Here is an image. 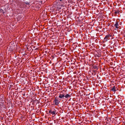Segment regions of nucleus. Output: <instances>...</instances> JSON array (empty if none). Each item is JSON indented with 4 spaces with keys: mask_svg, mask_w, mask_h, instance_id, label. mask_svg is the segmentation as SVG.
<instances>
[{
    "mask_svg": "<svg viewBox=\"0 0 125 125\" xmlns=\"http://www.w3.org/2000/svg\"><path fill=\"white\" fill-rule=\"evenodd\" d=\"M70 97V96L69 94H66L65 95H64V97L66 98H68L69 97Z\"/></svg>",
    "mask_w": 125,
    "mask_h": 125,
    "instance_id": "obj_7",
    "label": "nucleus"
},
{
    "mask_svg": "<svg viewBox=\"0 0 125 125\" xmlns=\"http://www.w3.org/2000/svg\"><path fill=\"white\" fill-rule=\"evenodd\" d=\"M27 5H30L29 3L27 2H24Z\"/></svg>",
    "mask_w": 125,
    "mask_h": 125,
    "instance_id": "obj_11",
    "label": "nucleus"
},
{
    "mask_svg": "<svg viewBox=\"0 0 125 125\" xmlns=\"http://www.w3.org/2000/svg\"><path fill=\"white\" fill-rule=\"evenodd\" d=\"M124 125H125V123L124 124Z\"/></svg>",
    "mask_w": 125,
    "mask_h": 125,
    "instance_id": "obj_17",
    "label": "nucleus"
},
{
    "mask_svg": "<svg viewBox=\"0 0 125 125\" xmlns=\"http://www.w3.org/2000/svg\"><path fill=\"white\" fill-rule=\"evenodd\" d=\"M111 90L114 92L116 90V87H115V86H114L112 87Z\"/></svg>",
    "mask_w": 125,
    "mask_h": 125,
    "instance_id": "obj_6",
    "label": "nucleus"
},
{
    "mask_svg": "<svg viewBox=\"0 0 125 125\" xmlns=\"http://www.w3.org/2000/svg\"><path fill=\"white\" fill-rule=\"evenodd\" d=\"M114 27L115 28V29L116 30H117L118 29H120L121 28V27L119 26L118 24V22L116 21L114 25Z\"/></svg>",
    "mask_w": 125,
    "mask_h": 125,
    "instance_id": "obj_2",
    "label": "nucleus"
},
{
    "mask_svg": "<svg viewBox=\"0 0 125 125\" xmlns=\"http://www.w3.org/2000/svg\"><path fill=\"white\" fill-rule=\"evenodd\" d=\"M52 110H50L49 111V113H51V114H52Z\"/></svg>",
    "mask_w": 125,
    "mask_h": 125,
    "instance_id": "obj_13",
    "label": "nucleus"
},
{
    "mask_svg": "<svg viewBox=\"0 0 125 125\" xmlns=\"http://www.w3.org/2000/svg\"><path fill=\"white\" fill-rule=\"evenodd\" d=\"M1 10L2 11H3V10H2L1 9L0 10V11H1Z\"/></svg>",
    "mask_w": 125,
    "mask_h": 125,
    "instance_id": "obj_15",
    "label": "nucleus"
},
{
    "mask_svg": "<svg viewBox=\"0 0 125 125\" xmlns=\"http://www.w3.org/2000/svg\"><path fill=\"white\" fill-rule=\"evenodd\" d=\"M59 0L60 1H63V0Z\"/></svg>",
    "mask_w": 125,
    "mask_h": 125,
    "instance_id": "obj_14",
    "label": "nucleus"
},
{
    "mask_svg": "<svg viewBox=\"0 0 125 125\" xmlns=\"http://www.w3.org/2000/svg\"><path fill=\"white\" fill-rule=\"evenodd\" d=\"M111 36L112 35L110 34L107 35L104 37V39L103 40V42H107L108 40L110 39V37H111Z\"/></svg>",
    "mask_w": 125,
    "mask_h": 125,
    "instance_id": "obj_1",
    "label": "nucleus"
},
{
    "mask_svg": "<svg viewBox=\"0 0 125 125\" xmlns=\"http://www.w3.org/2000/svg\"><path fill=\"white\" fill-rule=\"evenodd\" d=\"M64 92H65V91L64 90L62 91L60 93L59 97L60 99L63 98L64 97V95L65 94L63 93Z\"/></svg>",
    "mask_w": 125,
    "mask_h": 125,
    "instance_id": "obj_3",
    "label": "nucleus"
},
{
    "mask_svg": "<svg viewBox=\"0 0 125 125\" xmlns=\"http://www.w3.org/2000/svg\"><path fill=\"white\" fill-rule=\"evenodd\" d=\"M24 4L23 3V2H21L20 3H19V7L20 8H22L24 7Z\"/></svg>",
    "mask_w": 125,
    "mask_h": 125,
    "instance_id": "obj_4",
    "label": "nucleus"
},
{
    "mask_svg": "<svg viewBox=\"0 0 125 125\" xmlns=\"http://www.w3.org/2000/svg\"><path fill=\"white\" fill-rule=\"evenodd\" d=\"M119 13V11H115V14H116L117 13Z\"/></svg>",
    "mask_w": 125,
    "mask_h": 125,
    "instance_id": "obj_12",
    "label": "nucleus"
},
{
    "mask_svg": "<svg viewBox=\"0 0 125 125\" xmlns=\"http://www.w3.org/2000/svg\"><path fill=\"white\" fill-rule=\"evenodd\" d=\"M93 68L94 69H96V70H97L98 69V66L95 65L94 66H93Z\"/></svg>",
    "mask_w": 125,
    "mask_h": 125,
    "instance_id": "obj_9",
    "label": "nucleus"
},
{
    "mask_svg": "<svg viewBox=\"0 0 125 125\" xmlns=\"http://www.w3.org/2000/svg\"><path fill=\"white\" fill-rule=\"evenodd\" d=\"M54 102L55 103V104L56 105H58L59 104V103L60 102V101L59 100L56 99V98H55V99L54 100Z\"/></svg>",
    "mask_w": 125,
    "mask_h": 125,
    "instance_id": "obj_5",
    "label": "nucleus"
},
{
    "mask_svg": "<svg viewBox=\"0 0 125 125\" xmlns=\"http://www.w3.org/2000/svg\"><path fill=\"white\" fill-rule=\"evenodd\" d=\"M52 114L53 115H55V114H57L56 110L55 109H54V110L53 111H52Z\"/></svg>",
    "mask_w": 125,
    "mask_h": 125,
    "instance_id": "obj_8",
    "label": "nucleus"
},
{
    "mask_svg": "<svg viewBox=\"0 0 125 125\" xmlns=\"http://www.w3.org/2000/svg\"><path fill=\"white\" fill-rule=\"evenodd\" d=\"M23 96H24L25 95V94H23Z\"/></svg>",
    "mask_w": 125,
    "mask_h": 125,
    "instance_id": "obj_16",
    "label": "nucleus"
},
{
    "mask_svg": "<svg viewBox=\"0 0 125 125\" xmlns=\"http://www.w3.org/2000/svg\"><path fill=\"white\" fill-rule=\"evenodd\" d=\"M97 70H93V72L95 74H96V72H97Z\"/></svg>",
    "mask_w": 125,
    "mask_h": 125,
    "instance_id": "obj_10",
    "label": "nucleus"
}]
</instances>
